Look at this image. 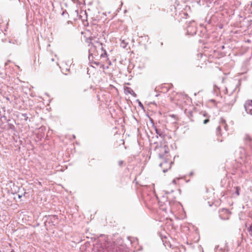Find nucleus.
<instances>
[{"label":"nucleus","instance_id":"f8f14e48","mask_svg":"<svg viewBox=\"0 0 252 252\" xmlns=\"http://www.w3.org/2000/svg\"><path fill=\"white\" fill-rule=\"evenodd\" d=\"M72 24V22H70V21H67V22H66V23L64 25V28H66L65 26H66V24H67V25L71 24V25Z\"/></svg>","mask_w":252,"mask_h":252},{"label":"nucleus","instance_id":"2eb2a0df","mask_svg":"<svg viewBox=\"0 0 252 252\" xmlns=\"http://www.w3.org/2000/svg\"><path fill=\"white\" fill-rule=\"evenodd\" d=\"M217 129H218L219 131H220V126H219V127H218Z\"/></svg>","mask_w":252,"mask_h":252},{"label":"nucleus","instance_id":"9b49d317","mask_svg":"<svg viewBox=\"0 0 252 252\" xmlns=\"http://www.w3.org/2000/svg\"><path fill=\"white\" fill-rule=\"evenodd\" d=\"M177 182L176 180H173L172 182V183L169 185V186H171L173 185L174 186L176 187L177 185Z\"/></svg>","mask_w":252,"mask_h":252},{"label":"nucleus","instance_id":"39448f33","mask_svg":"<svg viewBox=\"0 0 252 252\" xmlns=\"http://www.w3.org/2000/svg\"><path fill=\"white\" fill-rule=\"evenodd\" d=\"M244 106L247 112L252 115V100H248L246 101Z\"/></svg>","mask_w":252,"mask_h":252},{"label":"nucleus","instance_id":"423d86ee","mask_svg":"<svg viewBox=\"0 0 252 252\" xmlns=\"http://www.w3.org/2000/svg\"><path fill=\"white\" fill-rule=\"evenodd\" d=\"M33 63L36 66H39L41 63L40 62V57L39 54H37L36 55L34 56V59L33 61Z\"/></svg>","mask_w":252,"mask_h":252},{"label":"nucleus","instance_id":"20e7f679","mask_svg":"<svg viewBox=\"0 0 252 252\" xmlns=\"http://www.w3.org/2000/svg\"><path fill=\"white\" fill-rule=\"evenodd\" d=\"M172 85L170 84H163L156 88V90L160 92L165 93L168 91L171 88Z\"/></svg>","mask_w":252,"mask_h":252},{"label":"nucleus","instance_id":"7ed1b4c3","mask_svg":"<svg viewBox=\"0 0 252 252\" xmlns=\"http://www.w3.org/2000/svg\"><path fill=\"white\" fill-rule=\"evenodd\" d=\"M165 158V160L160 163V166L163 172H165L170 169L172 164L171 158H169L168 156H166Z\"/></svg>","mask_w":252,"mask_h":252},{"label":"nucleus","instance_id":"0eeeda50","mask_svg":"<svg viewBox=\"0 0 252 252\" xmlns=\"http://www.w3.org/2000/svg\"><path fill=\"white\" fill-rule=\"evenodd\" d=\"M221 125L222 126H223L224 127V128L225 129V130H228V126H227V125L226 123V122L224 120L222 119L221 120Z\"/></svg>","mask_w":252,"mask_h":252},{"label":"nucleus","instance_id":"9d476101","mask_svg":"<svg viewBox=\"0 0 252 252\" xmlns=\"http://www.w3.org/2000/svg\"><path fill=\"white\" fill-rule=\"evenodd\" d=\"M236 189V193L237 194V195H239L240 194V193H239V191L240 190V189L239 187H236L235 188Z\"/></svg>","mask_w":252,"mask_h":252},{"label":"nucleus","instance_id":"f257e3e1","mask_svg":"<svg viewBox=\"0 0 252 252\" xmlns=\"http://www.w3.org/2000/svg\"><path fill=\"white\" fill-rule=\"evenodd\" d=\"M172 101L180 106L183 107L189 101V97L186 94L182 93H176Z\"/></svg>","mask_w":252,"mask_h":252},{"label":"nucleus","instance_id":"f3484780","mask_svg":"<svg viewBox=\"0 0 252 252\" xmlns=\"http://www.w3.org/2000/svg\"><path fill=\"white\" fill-rule=\"evenodd\" d=\"M171 192L173 191V189H171Z\"/></svg>","mask_w":252,"mask_h":252},{"label":"nucleus","instance_id":"6e6552de","mask_svg":"<svg viewBox=\"0 0 252 252\" xmlns=\"http://www.w3.org/2000/svg\"><path fill=\"white\" fill-rule=\"evenodd\" d=\"M221 213L226 214V215H230V213L227 209H223L221 210Z\"/></svg>","mask_w":252,"mask_h":252},{"label":"nucleus","instance_id":"1a4fd4ad","mask_svg":"<svg viewBox=\"0 0 252 252\" xmlns=\"http://www.w3.org/2000/svg\"><path fill=\"white\" fill-rule=\"evenodd\" d=\"M248 231H249L250 235L252 236V223L251 225L248 228Z\"/></svg>","mask_w":252,"mask_h":252},{"label":"nucleus","instance_id":"4468645a","mask_svg":"<svg viewBox=\"0 0 252 252\" xmlns=\"http://www.w3.org/2000/svg\"><path fill=\"white\" fill-rule=\"evenodd\" d=\"M107 55L106 51L104 52V54L101 55V57H104Z\"/></svg>","mask_w":252,"mask_h":252},{"label":"nucleus","instance_id":"dca6fc26","mask_svg":"<svg viewBox=\"0 0 252 252\" xmlns=\"http://www.w3.org/2000/svg\"><path fill=\"white\" fill-rule=\"evenodd\" d=\"M222 217V218L223 219H228V217H227V218H223L222 217Z\"/></svg>","mask_w":252,"mask_h":252},{"label":"nucleus","instance_id":"ddd939ff","mask_svg":"<svg viewBox=\"0 0 252 252\" xmlns=\"http://www.w3.org/2000/svg\"><path fill=\"white\" fill-rule=\"evenodd\" d=\"M209 120L208 119H206V120H205L204 121L203 123H204V124H207L208 122H209Z\"/></svg>","mask_w":252,"mask_h":252},{"label":"nucleus","instance_id":"f03ea898","mask_svg":"<svg viewBox=\"0 0 252 252\" xmlns=\"http://www.w3.org/2000/svg\"><path fill=\"white\" fill-rule=\"evenodd\" d=\"M157 153L158 154L159 157L161 158L165 157L166 158V156H168L169 158L171 157L168 154L169 148L167 145H164L159 147H157L156 148Z\"/></svg>","mask_w":252,"mask_h":252}]
</instances>
